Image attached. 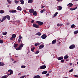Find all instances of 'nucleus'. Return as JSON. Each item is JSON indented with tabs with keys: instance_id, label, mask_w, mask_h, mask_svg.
I'll use <instances>...</instances> for the list:
<instances>
[{
	"instance_id": "f257e3e1",
	"label": "nucleus",
	"mask_w": 78,
	"mask_h": 78,
	"mask_svg": "<svg viewBox=\"0 0 78 78\" xmlns=\"http://www.w3.org/2000/svg\"><path fill=\"white\" fill-rule=\"evenodd\" d=\"M8 72H10V74H8V76H8L9 75H12V73H13V71L12 70V69H9L8 70Z\"/></svg>"
},
{
	"instance_id": "f03ea898",
	"label": "nucleus",
	"mask_w": 78,
	"mask_h": 78,
	"mask_svg": "<svg viewBox=\"0 0 78 78\" xmlns=\"http://www.w3.org/2000/svg\"><path fill=\"white\" fill-rule=\"evenodd\" d=\"M41 38L43 39H46L47 38V35L46 34H43L41 36Z\"/></svg>"
},
{
	"instance_id": "7ed1b4c3",
	"label": "nucleus",
	"mask_w": 78,
	"mask_h": 78,
	"mask_svg": "<svg viewBox=\"0 0 78 78\" xmlns=\"http://www.w3.org/2000/svg\"><path fill=\"white\" fill-rule=\"evenodd\" d=\"M46 68V66L45 65H44L43 66H40V69H45Z\"/></svg>"
},
{
	"instance_id": "20e7f679",
	"label": "nucleus",
	"mask_w": 78,
	"mask_h": 78,
	"mask_svg": "<svg viewBox=\"0 0 78 78\" xmlns=\"http://www.w3.org/2000/svg\"><path fill=\"white\" fill-rule=\"evenodd\" d=\"M75 45L72 44L69 47V48L70 49H73L75 48Z\"/></svg>"
},
{
	"instance_id": "39448f33",
	"label": "nucleus",
	"mask_w": 78,
	"mask_h": 78,
	"mask_svg": "<svg viewBox=\"0 0 78 78\" xmlns=\"http://www.w3.org/2000/svg\"><path fill=\"white\" fill-rule=\"evenodd\" d=\"M44 45L42 44H41V45H40L39 46V49H42V48H44Z\"/></svg>"
},
{
	"instance_id": "423d86ee",
	"label": "nucleus",
	"mask_w": 78,
	"mask_h": 78,
	"mask_svg": "<svg viewBox=\"0 0 78 78\" xmlns=\"http://www.w3.org/2000/svg\"><path fill=\"white\" fill-rule=\"evenodd\" d=\"M57 9L58 11H61L62 9V7L61 6H58L57 7Z\"/></svg>"
},
{
	"instance_id": "0eeeda50",
	"label": "nucleus",
	"mask_w": 78,
	"mask_h": 78,
	"mask_svg": "<svg viewBox=\"0 0 78 78\" xmlns=\"http://www.w3.org/2000/svg\"><path fill=\"white\" fill-rule=\"evenodd\" d=\"M36 23H38L39 25H42L43 24V23H42V22H39L38 21H37L36 22Z\"/></svg>"
},
{
	"instance_id": "6e6552de",
	"label": "nucleus",
	"mask_w": 78,
	"mask_h": 78,
	"mask_svg": "<svg viewBox=\"0 0 78 78\" xmlns=\"http://www.w3.org/2000/svg\"><path fill=\"white\" fill-rule=\"evenodd\" d=\"M68 7H69V8H71L72 6H73V4L72 3H69L67 5Z\"/></svg>"
},
{
	"instance_id": "1a4fd4ad",
	"label": "nucleus",
	"mask_w": 78,
	"mask_h": 78,
	"mask_svg": "<svg viewBox=\"0 0 78 78\" xmlns=\"http://www.w3.org/2000/svg\"><path fill=\"white\" fill-rule=\"evenodd\" d=\"M33 27H35V28H39V26H38L36 24H34L33 25Z\"/></svg>"
},
{
	"instance_id": "9d476101",
	"label": "nucleus",
	"mask_w": 78,
	"mask_h": 78,
	"mask_svg": "<svg viewBox=\"0 0 78 78\" xmlns=\"http://www.w3.org/2000/svg\"><path fill=\"white\" fill-rule=\"evenodd\" d=\"M17 9L18 11H22V8L21 7H20L19 6L17 7Z\"/></svg>"
},
{
	"instance_id": "9b49d317",
	"label": "nucleus",
	"mask_w": 78,
	"mask_h": 78,
	"mask_svg": "<svg viewBox=\"0 0 78 78\" xmlns=\"http://www.w3.org/2000/svg\"><path fill=\"white\" fill-rule=\"evenodd\" d=\"M29 11L30 13H33L34 12V9H30L29 10Z\"/></svg>"
},
{
	"instance_id": "f8f14e48",
	"label": "nucleus",
	"mask_w": 78,
	"mask_h": 78,
	"mask_svg": "<svg viewBox=\"0 0 78 78\" xmlns=\"http://www.w3.org/2000/svg\"><path fill=\"white\" fill-rule=\"evenodd\" d=\"M10 12H12V13H16V12H17V11H16L15 10H12L10 11Z\"/></svg>"
},
{
	"instance_id": "ddd939ff",
	"label": "nucleus",
	"mask_w": 78,
	"mask_h": 78,
	"mask_svg": "<svg viewBox=\"0 0 78 78\" xmlns=\"http://www.w3.org/2000/svg\"><path fill=\"white\" fill-rule=\"evenodd\" d=\"M6 16H4L3 19H2V20L1 21V22H3L5 20H6Z\"/></svg>"
},
{
	"instance_id": "4468645a",
	"label": "nucleus",
	"mask_w": 78,
	"mask_h": 78,
	"mask_svg": "<svg viewBox=\"0 0 78 78\" xmlns=\"http://www.w3.org/2000/svg\"><path fill=\"white\" fill-rule=\"evenodd\" d=\"M24 44H21L19 46V47L20 48L22 49V47L23 46Z\"/></svg>"
},
{
	"instance_id": "2eb2a0df",
	"label": "nucleus",
	"mask_w": 78,
	"mask_h": 78,
	"mask_svg": "<svg viewBox=\"0 0 78 78\" xmlns=\"http://www.w3.org/2000/svg\"><path fill=\"white\" fill-rule=\"evenodd\" d=\"M5 66V63L3 62H0V66Z\"/></svg>"
},
{
	"instance_id": "dca6fc26",
	"label": "nucleus",
	"mask_w": 78,
	"mask_h": 78,
	"mask_svg": "<svg viewBox=\"0 0 78 78\" xmlns=\"http://www.w3.org/2000/svg\"><path fill=\"white\" fill-rule=\"evenodd\" d=\"M47 72H48V71H44L42 72V74L43 75H44L45 74L47 73Z\"/></svg>"
},
{
	"instance_id": "f3484780",
	"label": "nucleus",
	"mask_w": 78,
	"mask_h": 78,
	"mask_svg": "<svg viewBox=\"0 0 78 78\" xmlns=\"http://www.w3.org/2000/svg\"><path fill=\"white\" fill-rule=\"evenodd\" d=\"M76 8H77V7H76L75 8H70V10L71 11H73V10H75V9H76Z\"/></svg>"
},
{
	"instance_id": "a211bd4d",
	"label": "nucleus",
	"mask_w": 78,
	"mask_h": 78,
	"mask_svg": "<svg viewBox=\"0 0 78 78\" xmlns=\"http://www.w3.org/2000/svg\"><path fill=\"white\" fill-rule=\"evenodd\" d=\"M5 17L8 20H10V16L9 15H7L5 16Z\"/></svg>"
},
{
	"instance_id": "6ab92c4d",
	"label": "nucleus",
	"mask_w": 78,
	"mask_h": 78,
	"mask_svg": "<svg viewBox=\"0 0 78 78\" xmlns=\"http://www.w3.org/2000/svg\"><path fill=\"white\" fill-rule=\"evenodd\" d=\"M56 42V40H54L53 41H52V44H55V43Z\"/></svg>"
},
{
	"instance_id": "aec40b11",
	"label": "nucleus",
	"mask_w": 78,
	"mask_h": 78,
	"mask_svg": "<svg viewBox=\"0 0 78 78\" xmlns=\"http://www.w3.org/2000/svg\"><path fill=\"white\" fill-rule=\"evenodd\" d=\"M35 35H36V36H41V33L40 32H38Z\"/></svg>"
},
{
	"instance_id": "412c9836",
	"label": "nucleus",
	"mask_w": 78,
	"mask_h": 78,
	"mask_svg": "<svg viewBox=\"0 0 78 78\" xmlns=\"http://www.w3.org/2000/svg\"><path fill=\"white\" fill-rule=\"evenodd\" d=\"M62 59H63V57H60L58 58V59L59 60H61Z\"/></svg>"
},
{
	"instance_id": "4be33fe9",
	"label": "nucleus",
	"mask_w": 78,
	"mask_h": 78,
	"mask_svg": "<svg viewBox=\"0 0 78 78\" xmlns=\"http://www.w3.org/2000/svg\"><path fill=\"white\" fill-rule=\"evenodd\" d=\"M33 0H29L28 1V2L29 3H33Z\"/></svg>"
},
{
	"instance_id": "5701e85b",
	"label": "nucleus",
	"mask_w": 78,
	"mask_h": 78,
	"mask_svg": "<svg viewBox=\"0 0 78 78\" xmlns=\"http://www.w3.org/2000/svg\"><path fill=\"white\" fill-rule=\"evenodd\" d=\"M20 2L21 3V5H23V4H24V2L23 0H21L20 1Z\"/></svg>"
},
{
	"instance_id": "b1692460",
	"label": "nucleus",
	"mask_w": 78,
	"mask_h": 78,
	"mask_svg": "<svg viewBox=\"0 0 78 78\" xmlns=\"http://www.w3.org/2000/svg\"><path fill=\"white\" fill-rule=\"evenodd\" d=\"M16 34H13L12 35V38H16Z\"/></svg>"
},
{
	"instance_id": "393cba45",
	"label": "nucleus",
	"mask_w": 78,
	"mask_h": 78,
	"mask_svg": "<svg viewBox=\"0 0 78 78\" xmlns=\"http://www.w3.org/2000/svg\"><path fill=\"white\" fill-rule=\"evenodd\" d=\"M40 45L39 43H36L34 45L35 46H37V45Z\"/></svg>"
},
{
	"instance_id": "a878e982",
	"label": "nucleus",
	"mask_w": 78,
	"mask_h": 78,
	"mask_svg": "<svg viewBox=\"0 0 78 78\" xmlns=\"http://www.w3.org/2000/svg\"><path fill=\"white\" fill-rule=\"evenodd\" d=\"M71 27L72 28H74L75 27V24H73L71 25Z\"/></svg>"
},
{
	"instance_id": "bb28decb",
	"label": "nucleus",
	"mask_w": 78,
	"mask_h": 78,
	"mask_svg": "<svg viewBox=\"0 0 78 78\" xmlns=\"http://www.w3.org/2000/svg\"><path fill=\"white\" fill-rule=\"evenodd\" d=\"M40 77V76L37 75L35 76L34 78H39Z\"/></svg>"
},
{
	"instance_id": "cd10ccee",
	"label": "nucleus",
	"mask_w": 78,
	"mask_h": 78,
	"mask_svg": "<svg viewBox=\"0 0 78 78\" xmlns=\"http://www.w3.org/2000/svg\"><path fill=\"white\" fill-rule=\"evenodd\" d=\"M16 50H21L22 49L19 47L16 48Z\"/></svg>"
},
{
	"instance_id": "c85d7f7f",
	"label": "nucleus",
	"mask_w": 78,
	"mask_h": 78,
	"mask_svg": "<svg viewBox=\"0 0 78 78\" xmlns=\"http://www.w3.org/2000/svg\"><path fill=\"white\" fill-rule=\"evenodd\" d=\"M69 58V56L68 55H66L64 57V58L65 59H67V58Z\"/></svg>"
},
{
	"instance_id": "c756f323",
	"label": "nucleus",
	"mask_w": 78,
	"mask_h": 78,
	"mask_svg": "<svg viewBox=\"0 0 78 78\" xmlns=\"http://www.w3.org/2000/svg\"><path fill=\"white\" fill-rule=\"evenodd\" d=\"M57 26L58 27H61L62 25V24H59V23H58L57 24Z\"/></svg>"
},
{
	"instance_id": "7c9ffc66",
	"label": "nucleus",
	"mask_w": 78,
	"mask_h": 78,
	"mask_svg": "<svg viewBox=\"0 0 78 78\" xmlns=\"http://www.w3.org/2000/svg\"><path fill=\"white\" fill-rule=\"evenodd\" d=\"M4 13V11L3 10H0V14H3Z\"/></svg>"
},
{
	"instance_id": "2f4dec72",
	"label": "nucleus",
	"mask_w": 78,
	"mask_h": 78,
	"mask_svg": "<svg viewBox=\"0 0 78 78\" xmlns=\"http://www.w3.org/2000/svg\"><path fill=\"white\" fill-rule=\"evenodd\" d=\"M33 15H34V16H36V15H37V12H36L35 11L34 12H33Z\"/></svg>"
},
{
	"instance_id": "473e14b6",
	"label": "nucleus",
	"mask_w": 78,
	"mask_h": 78,
	"mask_svg": "<svg viewBox=\"0 0 78 78\" xmlns=\"http://www.w3.org/2000/svg\"><path fill=\"white\" fill-rule=\"evenodd\" d=\"M46 11L45 9H43L41 10V11L40 12L41 13H43V12H44V11Z\"/></svg>"
},
{
	"instance_id": "72a5a7b5",
	"label": "nucleus",
	"mask_w": 78,
	"mask_h": 78,
	"mask_svg": "<svg viewBox=\"0 0 78 78\" xmlns=\"http://www.w3.org/2000/svg\"><path fill=\"white\" fill-rule=\"evenodd\" d=\"M78 30H76L74 32V34H78Z\"/></svg>"
},
{
	"instance_id": "f704fd0d",
	"label": "nucleus",
	"mask_w": 78,
	"mask_h": 78,
	"mask_svg": "<svg viewBox=\"0 0 78 78\" xmlns=\"http://www.w3.org/2000/svg\"><path fill=\"white\" fill-rule=\"evenodd\" d=\"M18 45L19 44H14V47L15 48H16V47H17V46H18Z\"/></svg>"
},
{
	"instance_id": "c9c22d12",
	"label": "nucleus",
	"mask_w": 78,
	"mask_h": 78,
	"mask_svg": "<svg viewBox=\"0 0 78 78\" xmlns=\"http://www.w3.org/2000/svg\"><path fill=\"white\" fill-rule=\"evenodd\" d=\"M58 15V12H56L54 15V17H56Z\"/></svg>"
},
{
	"instance_id": "e433bc0d",
	"label": "nucleus",
	"mask_w": 78,
	"mask_h": 78,
	"mask_svg": "<svg viewBox=\"0 0 78 78\" xmlns=\"http://www.w3.org/2000/svg\"><path fill=\"white\" fill-rule=\"evenodd\" d=\"M7 32H3L2 33V34L3 35H6V34H7Z\"/></svg>"
},
{
	"instance_id": "4c0bfd02",
	"label": "nucleus",
	"mask_w": 78,
	"mask_h": 78,
	"mask_svg": "<svg viewBox=\"0 0 78 78\" xmlns=\"http://www.w3.org/2000/svg\"><path fill=\"white\" fill-rule=\"evenodd\" d=\"M8 76V75L4 76H2L1 78H7V77H8V76Z\"/></svg>"
},
{
	"instance_id": "58836bf2",
	"label": "nucleus",
	"mask_w": 78,
	"mask_h": 78,
	"mask_svg": "<svg viewBox=\"0 0 78 78\" xmlns=\"http://www.w3.org/2000/svg\"><path fill=\"white\" fill-rule=\"evenodd\" d=\"M39 53V51H37L34 52L35 54H38Z\"/></svg>"
},
{
	"instance_id": "ea45409f",
	"label": "nucleus",
	"mask_w": 78,
	"mask_h": 78,
	"mask_svg": "<svg viewBox=\"0 0 78 78\" xmlns=\"http://www.w3.org/2000/svg\"><path fill=\"white\" fill-rule=\"evenodd\" d=\"M3 41L2 40H0V44H3Z\"/></svg>"
},
{
	"instance_id": "a19ab883",
	"label": "nucleus",
	"mask_w": 78,
	"mask_h": 78,
	"mask_svg": "<svg viewBox=\"0 0 78 78\" xmlns=\"http://www.w3.org/2000/svg\"><path fill=\"white\" fill-rule=\"evenodd\" d=\"M21 68H22V69H24L26 67V66H21Z\"/></svg>"
},
{
	"instance_id": "79ce46f5",
	"label": "nucleus",
	"mask_w": 78,
	"mask_h": 78,
	"mask_svg": "<svg viewBox=\"0 0 78 78\" xmlns=\"http://www.w3.org/2000/svg\"><path fill=\"white\" fill-rule=\"evenodd\" d=\"M8 2L9 3H11V2L10 0H7Z\"/></svg>"
},
{
	"instance_id": "37998d69",
	"label": "nucleus",
	"mask_w": 78,
	"mask_h": 78,
	"mask_svg": "<svg viewBox=\"0 0 78 78\" xmlns=\"http://www.w3.org/2000/svg\"><path fill=\"white\" fill-rule=\"evenodd\" d=\"M73 69H72L70 70L69 71V72H73Z\"/></svg>"
},
{
	"instance_id": "c03bdc74",
	"label": "nucleus",
	"mask_w": 78,
	"mask_h": 78,
	"mask_svg": "<svg viewBox=\"0 0 78 78\" xmlns=\"http://www.w3.org/2000/svg\"><path fill=\"white\" fill-rule=\"evenodd\" d=\"M15 3H19V1H15Z\"/></svg>"
},
{
	"instance_id": "a18cd8bd",
	"label": "nucleus",
	"mask_w": 78,
	"mask_h": 78,
	"mask_svg": "<svg viewBox=\"0 0 78 78\" xmlns=\"http://www.w3.org/2000/svg\"><path fill=\"white\" fill-rule=\"evenodd\" d=\"M34 48H31V50L32 51H34Z\"/></svg>"
},
{
	"instance_id": "49530a36",
	"label": "nucleus",
	"mask_w": 78,
	"mask_h": 78,
	"mask_svg": "<svg viewBox=\"0 0 78 78\" xmlns=\"http://www.w3.org/2000/svg\"><path fill=\"white\" fill-rule=\"evenodd\" d=\"M25 77V76H21L20 77V78H24Z\"/></svg>"
},
{
	"instance_id": "de8ad7c7",
	"label": "nucleus",
	"mask_w": 78,
	"mask_h": 78,
	"mask_svg": "<svg viewBox=\"0 0 78 78\" xmlns=\"http://www.w3.org/2000/svg\"><path fill=\"white\" fill-rule=\"evenodd\" d=\"M19 37H20L19 39H22V37L21 35H20Z\"/></svg>"
},
{
	"instance_id": "09e8293b",
	"label": "nucleus",
	"mask_w": 78,
	"mask_h": 78,
	"mask_svg": "<svg viewBox=\"0 0 78 78\" xmlns=\"http://www.w3.org/2000/svg\"><path fill=\"white\" fill-rule=\"evenodd\" d=\"M61 62H64V61L63 60H62L61 61Z\"/></svg>"
},
{
	"instance_id": "8fccbe9b",
	"label": "nucleus",
	"mask_w": 78,
	"mask_h": 78,
	"mask_svg": "<svg viewBox=\"0 0 78 78\" xmlns=\"http://www.w3.org/2000/svg\"><path fill=\"white\" fill-rule=\"evenodd\" d=\"M74 76L75 77H76V78H78V75H74Z\"/></svg>"
},
{
	"instance_id": "3c124183",
	"label": "nucleus",
	"mask_w": 78,
	"mask_h": 78,
	"mask_svg": "<svg viewBox=\"0 0 78 78\" xmlns=\"http://www.w3.org/2000/svg\"><path fill=\"white\" fill-rule=\"evenodd\" d=\"M49 76V74L47 73L46 74V76Z\"/></svg>"
},
{
	"instance_id": "603ef678",
	"label": "nucleus",
	"mask_w": 78,
	"mask_h": 78,
	"mask_svg": "<svg viewBox=\"0 0 78 78\" xmlns=\"http://www.w3.org/2000/svg\"><path fill=\"white\" fill-rule=\"evenodd\" d=\"M21 40H22L21 39H20V38L18 40V42H20L21 41Z\"/></svg>"
},
{
	"instance_id": "864d4df0",
	"label": "nucleus",
	"mask_w": 78,
	"mask_h": 78,
	"mask_svg": "<svg viewBox=\"0 0 78 78\" xmlns=\"http://www.w3.org/2000/svg\"><path fill=\"white\" fill-rule=\"evenodd\" d=\"M34 20H32L31 21V23H34Z\"/></svg>"
},
{
	"instance_id": "5fc2aeb1",
	"label": "nucleus",
	"mask_w": 78,
	"mask_h": 78,
	"mask_svg": "<svg viewBox=\"0 0 78 78\" xmlns=\"http://www.w3.org/2000/svg\"><path fill=\"white\" fill-rule=\"evenodd\" d=\"M13 38H12V37L10 38V40H12L13 39Z\"/></svg>"
},
{
	"instance_id": "6e6d98bb",
	"label": "nucleus",
	"mask_w": 78,
	"mask_h": 78,
	"mask_svg": "<svg viewBox=\"0 0 78 78\" xmlns=\"http://www.w3.org/2000/svg\"><path fill=\"white\" fill-rule=\"evenodd\" d=\"M19 75H22V73H20L19 74Z\"/></svg>"
},
{
	"instance_id": "4d7b16f0",
	"label": "nucleus",
	"mask_w": 78,
	"mask_h": 78,
	"mask_svg": "<svg viewBox=\"0 0 78 78\" xmlns=\"http://www.w3.org/2000/svg\"><path fill=\"white\" fill-rule=\"evenodd\" d=\"M9 5H8L7 6V8H9Z\"/></svg>"
},
{
	"instance_id": "13d9d810",
	"label": "nucleus",
	"mask_w": 78,
	"mask_h": 78,
	"mask_svg": "<svg viewBox=\"0 0 78 78\" xmlns=\"http://www.w3.org/2000/svg\"><path fill=\"white\" fill-rule=\"evenodd\" d=\"M44 7H45V6H43L41 7V8H44Z\"/></svg>"
},
{
	"instance_id": "bf43d9fd",
	"label": "nucleus",
	"mask_w": 78,
	"mask_h": 78,
	"mask_svg": "<svg viewBox=\"0 0 78 78\" xmlns=\"http://www.w3.org/2000/svg\"><path fill=\"white\" fill-rule=\"evenodd\" d=\"M72 63H70V66H72Z\"/></svg>"
},
{
	"instance_id": "052dcab7",
	"label": "nucleus",
	"mask_w": 78,
	"mask_h": 78,
	"mask_svg": "<svg viewBox=\"0 0 78 78\" xmlns=\"http://www.w3.org/2000/svg\"><path fill=\"white\" fill-rule=\"evenodd\" d=\"M49 72L50 73L51 72V71H49Z\"/></svg>"
},
{
	"instance_id": "680f3d73",
	"label": "nucleus",
	"mask_w": 78,
	"mask_h": 78,
	"mask_svg": "<svg viewBox=\"0 0 78 78\" xmlns=\"http://www.w3.org/2000/svg\"><path fill=\"white\" fill-rule=\"evenodd\" d=\"M15 57H16V58H17V57H18V56H16Z\"/></svg>"
},
{
	"instance_id": "e2e57ef3",
	"label": "nucleus",
	"mask_w": 78,
	"mask_h": 78,
	"mask_svg": "<svg viewBox=\"0 0 78 78\" xmlns=\"http://www.w3.org/2000/svg\"><path fill=\"white\" fill-rule=\"evenodd\" d=\"M16 61H14V62H13V63H16Z\"/></svg>"
},
{
	"instance_id": "0e129e2a",
	"label": "nucleus",
	"mask_w": 78,
	"mask_h": 78,
	"mask_svg": "<svg viewBox=\"0 0 78 78\" xmlns=\"http://www.w3.org/2000/svg\"><path fill=\"white\" fill-rule=\"evenodd\" d=\"M9 55H11V53H10Z\"/></svg>"
},
{
	"instance_id": "69168bd1",
	"label": "nucleus",
	"mask_w": 78,
	"mask_h": 78,
	"mask_svg": "<svg viewBox=\"0 0 78 78\" xmlns=\"http://www.w3.org/2000/svg\"><path fill=\"white\" fill-rule=\"evenodd\" d=\"M1 21V19H0V22Z\"/></svg>"
},
{
	"instance_id": "338daca9",
	"label": "nucleus",
	"mask_w": 78,
	"mask_h": 78,
	"mask_svg": "<svg viewBox=\"0 0 78 78\" xmlns=\"http://www.w3.org/2000/svg\"><path fill=\"white\" fill-rule=\"evenodd\" d=\"M77 64H78V62H77Z\"/></svg>"
},
{
	"instance_id": "774afa93",
	"label": "nucleus",
	"mask_w": 78,
	"mask_h": 78,
	"mask_svg": "<svg viewBox=\"0 0 78 78\" xmlns=\"http://www.w3.org/2000/svg\"><path fill=\"white\" fill-rule=\"evenodd\" d=\"M76 1H78V0H76Z\"/></svg>"
}]
</instances>
